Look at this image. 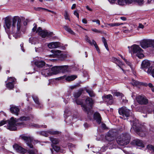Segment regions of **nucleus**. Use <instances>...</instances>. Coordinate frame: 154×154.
<instances>
[{
  "mask_svg": "<svg viewBox=\"0 0 154 154\" xmlns=\"http://www.w3.org/2000/svg\"><path fill=\"white\" fill-rule=\"evenodd\" d=\"M5 24L4 27L6 30L8 31L11 28L13 33V36L15 38H18L20 36V33L22 28L21 19L18 16L14 17L12 21L10 17H7L5 18Z\"/></svg>",
  "mask_w": 154,
  "mask_h": 154,
  "instance_id": "obj_2",
  "label": "nucleus"
},
{
  "mask_svg": "<svg viewBox=\"0 0 154 154\" xmlns=\"http://www.w3.org/2000/svg\"><path fill=\"white\" fill-rule=\"evenodd\" d=\"M41 134L42 135H43L47 137L48 136V134L47 131H43L41 132Z\"/></svg>",
  "mask_w": 154,
  "mask_h": 154,
  "instance_id": "obj_50",
  "label": "nucleus"
},
{
  "mask_svg": "<svg viewBox=\"0 0 154 154\" xmlns=\"http://www.w3.org/2000/svg\"><path fill=\"white\" fill-rule=\"evenodd\" d=\"M94 118L97 122L99 124L101 121V118L100 114L97 112H96L94 114Z\"/></svg>",
  "mask_w": 154,
  "mask_h": 154,
  "instance_id": "obj_19",
  "label": "nucleus"
},
{
  "mask_svg": "<svg viewBox=\"0 0 154 154\" xmlns=\"http://www.w3.org/2000/svg\"><path fill=\"white\" fill-rule=\"evenodd\" d=\"M93 45H94V46L95 48H96L97 51L98 52H99L100 50H99V48L98 47L97 45L96 42L94 41L93 40Z\"/></svg>",
  "mask_w": 154,
  "mask_h": 154,
  "instance_id": "obj_43",
  "label": "nucleus"
},
{
  "mask_svg": "<svg viewBox=\"0 0 154 154\" xmlns=\"http://www.w3.org/2000/svg\"><path fill=\"white\" fill-rule=\"evenodd\" d=\"M50 139L51 142L54 144H57L59 142V140L56 138L50 137Z\"/></svg>",
  "mask_w": 154,
  "mask_h": 154,
  "instance_id": "obj_35",
  "label": "nucleus"
},
{
  "mask_svg": "<svg viewBox=\"0 0 154 154\" xmlns=\"http://www.w3.org/2000/svg\"><path fill=\"white\" fill-rule=\"evenodd\" d=\"M53 148L54 150L57 152H58L60 149V147L57 146H53Z\"/></svg>",
  "mask_w": 154,
  "mask_h": 154,
  "instance_id": "obj_45",
  "label": "nucleus"
},
{
  "mask_svg": "<svg viewBox=\"0 0 154 154\" xmlns=\"http://www.w3.org/2000/svg\"><path fill=\"white\" fill-rule=\"evenodd\" d=\"M76 7V4H73L72 6L71 7V9H73L75 8Z\"/></svg>",
  "mask_w": 154,
  "mask_h": 154,
  "instance_id": "obj_62",
  "label": "nucleus"
},
{
  "mask_svg": "<svg viewBox=\"0 0 154 154\" xmlns=\"http://www.w3.org/2000/svg\"><path fill=\"white\" fill-rule=\"evenodd\" d=\"M107 148L106 147H102L101 150L103 152L105 151L106 149H107Z\"/></svg>",
  "mask_w": 154,
  "mask_h": 154,
  "instance_id": "obj_59",
  "label": "nucleus"
},
{
  "mask_svg": "<svg viewBox=\"0 0 154 154\" xmlns=\"http://www.w3.org/2000/svg\"><path fill=\"white\" fill-rule=\"evenodd\" d=\"M119 114L122 116H120L121 119H125L127 118L129 116L130 114V111L125 107H122L119 110Z\"/></svg>",
  "mask_w": 154,
  "mask_h": 154,
  "instance_id": "obj_7",
  "label": "nucleus"
},
{
  "mask_svg": "<svg viewBox=\"0 0 154 154\" xmlns=\"http://www.w3.org/2000/svg\"><path fill=\"white\" fill-rule=\"evenodd\" d=\"M68 147L69 148H72L73 147H74L75 146L74 145H73L72 143H69L68 144Z\"/></svg>",
  "mask_w": 154,
  "mask_h": 154,
  "instance_id": "obj_55",
  "label": "nucleus"
},
{
  "mask_svg": "<svg viewBox=\"0 0 154 154\" xmlns=\"http://www.w3.org/2000/svg\"><path fill=\"white\" fill-rule=\"evenodd\" d=\"M133 1L140 5H143L144 2V0H118L117 2L120 5H124L126 4H131Z\"/></svg>",
  "mask_w": 154,
  "mask_h": 154,
  "instance_id": "obj_8",
  "label": "nucleus"
},
{
  "mask_svg": "<svg viewBox=\"0 0 154 154\" xmlns=\"http://www.w3.org/2000/svg\"><path fill=\"white\" fill-rule=\"evenodd\" d=\"M75 103L78 105H82L83 103V101L81 100H76L75 101Z\"/></svg>",
  "mask_w": 154,
  "mask_h": 154,
  "instance_id": "obj_42",
  "label": "nucleus"
},
{
  "mask_svg": "<svg viewBox=\"0 0 154 154\" xmlns=\"http://www.w3.org/2000/svg\"><path fill=\"white\" fill-rule=\"evenodd\" d=\"M131 51L139 58H142L144 57L143 50L140 47L137 45H134L131 47Z\"/></svg>",
  "mask_w": 154,
  "mask_h": 154,
  "instance_id": "obj_6",
  "label": "nucleus"
},
{
  "mask_svg": "<svg viewBox=\"0 0 154 154\" xmlns=\"http://www.w3.org/2000/svg\"><path fill=\"white\" fill-rule=\"evenodd\" d=\"M115 134V132H114L112 130H110L106 134V138L108 141H111L114 140Z\"/></svg>",
  "mask_w": 154,
  "mask_h": 154,
  "instance_id": "obj_13",
  "label": "nucleus"
},
{
  "mask_svg": "<svg viewBox=\"0 0 154 154\" xmlns=\"http://www.w3.org/2000/svg\"><path fill=\"white\" fill-rule=\"evenodd\" d=\"M85 102L87 104L83 105L82 106L83 110L87 113L88 117H90L92 115L94 112L91 109L93 102L92 99L88 97L85 100Z\"/></svg>",
  "mask_w": 154,
  "mask_h": 154,
  "instance_id": "obj_4",
  "label": "nucleus"
},
{
  "mask_svg": "<svg viewBox=\"0 0 154 154\" xmlns=\"http://www.w3.org/2000/svg\"><path fill=\"white\" fill-rule=\"evenodd\" d=\"M36 52H39L42 50V48H35V49Z\"/></svg>",
  "mask_w": 154,
  "mask_h": 154,
  "instance_id": "obj_54",
  "label": "nucleus"
},
{
  "mask_svg": "<svg viewBox=\"0 0 154 154\" xmlns=\"http://www.w3.org/2000/svg\"><path fill=\"white\" fill-rule=\"evenodd\" d=\"M92 31L96 32V33H100L101 32L96 29H92Z\"/></svg>",
  "mask_w": 154,
  "mask_h": 154,
  "instance_id": "obj_52",
  "label": "nucleus"
},
{
  "mask_svg": "<svg viewBox=\"0 0 154 154\" xmlns=\"http://www.w3.org/2000/svg\"><path fill=\"white\" fill-rule=\"evenodd\" d=\"M51 72L52 74H57L60 73L59 66H55L51 69Z\"/></svg>",
  "mask_w": 154,
  "mask_h": 154,
  "instance_id": "obj_23",
  "label": "nucleus"
},
{
  "mask_svg": "<svg viewBox=\"0 0 154 154\" xmlns=\"http://www.w3.org/2000/svg\"><path fill=\"white\" fill-rule=\"evenodd\" d=\"M6 87L8 88L9 89H12L14 87V83L9 82L8 83L6 84Z\"/></svg>",
  "mask_w": 154,
  "mask_h": 154,
  "instance_id": "obj_29",
  "label": "nucleus"
},
{
  "mask_svg": "<svg viewBox=\"0 0 154 154\" xmlns=\"http://www.w3.org/2000/svg\"><path fill=\"white\" fill-rule=\"evenodd\" d=\"M120 19L124 21L126 20V18L124 17H120Z\"/></svg>",
  "mask_w": 154,
  "mask_h": 154,
  "instance_id": "obj_64",
  "label": "nucleus"
},
{
  "mask_svg": "<svg viewBox=\"0 0 154 154\" xmlns=\"http://www.w3.org/2000/svg\"><path fill=\"white\" fill-rule=\"evenodd\" d=\"M105 26L106 27L108 25L110 26L111 27H113L114 26V23H106L105 24Z\"/></svg>",
  "mask_w": 154,
  "mask_h": 154,
  "instance_id": "obj_53",
  "label": "nucleus"
},
{
  "mask_svg": "<svg viewBox=\"0 0 154 154\" xmlns=\"http://www.w3.org/2000/svg\"><path fill=\"white\" fill-rule=\"evenodd\" d=\"M8 80L9 82H12V83L14 82L15 80V79L14 77H10L8 78Z\"/></svg>",
  "mask_w": 154,
  "mask_h": 154,
  "instance_id": "obj_44",
  "label": "nucleus"
},
{
  "mask_svg": "<svg viewBox=\"0 0 154 154\" xmlns=\"http://www.w3.org/2000/svg\"><path fill=\"white\" fill-rule=\"evenodd\" d=\"M47 133L51 134H57L59 133V132L57 131H55L52 130H50L47 131Z\"/></svg>",
  "mask_w": 154,
  "mask_h": 154,
  "instance_id": "obj_34",
  "label": "nucleus"
},
{
  "mask_svg": "<svg viewBox=\"0 0 154 154\" xmlns=\"http://www.w3.org/2000/svg\"><path fill=\"white\" fill-rule=\"evenodd\" d=\"M149 61L147 60H143L141 64V67L142 68H147L150 66Z\"/></svg>",
  "mask_w": 154,
  "mask_h": 154,
  "instance_id": "obj_21",
  "label": "nucleus"
},
{
  "mask_svg": "<svg viewBox=\"0 0 154 154\" xmlns=\"http://www.w3.org/2000/svg\"><path fill=\"white\" fill-rule=\"evenodd\" d=\"M64 28L66 31L68 32L70 34L72 35L75 34V33L72 30L70 27L66 26H65L64 27Z\"/></svg>",
  "mask_w": 154,
  "mask_h": 154,
  "instance_id": "obj_31",
  "label": "nucleus"
},
{
  "mask_svg": "<svg viewBox=\"0 0 154 154\" xmlns=\"http://www.w3.org/2000/svg\"><path fill=\"white\" fill-rule=\"evenodd\" d=\"M134 142L137 146L144 147V145L142 141L139 139H137L134 141Z\"/></svg>",
  "mask_w": 154,
  "mask_h": 154,
  "instance_id": "obj_26",
  "label": "nucleus"
},
{
  "mask_svg": "<svg viewBox=\"0 0 154 154\" xmlns=\"http://www.w3.org/2000/svg\"><path fill=\"white\" fill-rule=\"evenodd\" d=\"M60 72L64 73L68 71V66H59Z\"/></svg>",
  "mask_w": 154,
  "mask_h": 154,
  "instance_id": "obj_27",
  "label": "nucleus"
},
{
  "mask_svg": "<svg viewBox=\"0 0 154 154\" xmlns=\"http://www.w3.org/2000/svg\"><path fill=\"white\" fill-rule=\"evenodd\" d=\"M85 39L86 41L88 43H89L91 45H93V40H92V41H91L89 39V38L87 35L85 36Z\"/></svg>",
  "mask_w": 154,
  "mask_h": 154,
  "instance_id": "obj_39",
  "label": "nucleus"
},
{
  "mask_svg": "<svg viewBox=\"0 0 154 154\" xmlns=\"http://www.w3.org/2000/svg\"><path fill=\"white\" fill-rule=\"evenodd\" d=\"M86 8L89 11H92V9L89 8V7L88 6H86Z\"/></svg>",
  "mask_w": 154,
  "mask_h": 154,
  "instance_id": "obj_60",
  "label": "nucleus"
},
{
  "mask_svg": "<svg viewBox=\"0 0 154 154\" xmlns=\"http://www.w3.org/2000/svg\"><path fill=\"white\" fill-rule=\"evenodd\" d=\"M64 17H65V18L66 20H69V15L68 14V13H67V11H65Z\"/></svg>",
  "mask_w": 154,
  "mask_h": 154,
  "instance_id": "obj_46",
  "label": "nucleus"
},
{
  "mask_svg": "<svg viewBox=\"0 0 154 154\" xmlns=\"http://www.w3.org/2000/svg\"><path fill=\"white\" fill-rule=\"evenodd\" d=\"M86 91L88 94L91 97H94L95 96V94L93 91L91 90H89L88 89H86Z\"/></svg>",
  "mask_w": 154,
  "mask_h": 154,
  "instance_id": "obj_33",
  "label": "nucleus"
},
{
  "mask_svg": "<svg viewBox=\"0 0 154 154\" xmlns=\"http://www.w3.org/2000/svg\"><path fill=\"white\" fill-rule=\"evenodd\" d=\"M102 42L104 43V45L107 49V50L109 51V49L108 47V45L107 43L106 42V40L105 39V38L103 37L102 38Z\"/></svg>",
  "mask_w": 154,
  "mask_h": 154,
  "instance_id": "obj_37",
  "label": "nucleus"
},
{
  "mask_svg": "<svg viewBox=\"0 0 154 154\" xmlns=\"http://www.w3.org/2000/svg\"><path fill=\"white\" fill-rule=\"evenodd\" d=\"M116 0H108L111 3H114Z\"/></svg>",
  "mask_w": 154,
  "mask_h": 154,
  "instance_id": "obj_63",
  "label": "nucleus"
},
{
  "mask_svg": "<svg viewBox=\"0 0 154 154\" xmlns=\"http://www.w3.org/2000/svg\"><path fill=\"white\" fill-rule=\"evenodd\" d=\"M83 91V89H80L78 91L74 93V97L75 98H77L79 97L81 94L82 91Z\"/></svg>",
  "mask_w": 154,
  "mask_h": 154,
  "instance_id": "obj_30",
  "label": "nucleus"
},
{
  "mask_svg": "<svg viewBox=\"0 0 154 154\" xmlns=\"http://www.w3.org/2000/svg\"><path fill=\"white\" fill-rule=\"evenodd\" d=\"M136 100L140 104H146L148 103V100L146 97L140 95L137 96L136 97Z\"/></svg>",
  "mask_w": 154,
  "mask_h": 154,
  "instance_id": "obj_12",
  "label": "nucleus"
},
{
  "mask_svg": "<svg viewBox=\"0 0 154 154\" xmlns=\"http://www.w3.org/2000/svg\"><path fill=\"white\" fill-rule=\"evenodd\" d=\"M74 14L75 15L78 19L79 18V13L76 11H75L74 12Z\"/></svg>",
  "mask_w": 154,
  "mask_h": 154,
  "instance_id": "obj_51",
  "label": "nucleus"
},
{
  "mask_svg": "<svg viewBox=\"0 0 154 154\" xmlns=\"http://www.w3.org/2000/svg\"><path fill=\"white\" fill-rule=\"evenodd\" d=\"M126 63L130 66L131 68H132L131 64L129 61H128L126 59V61H125Z\"/></svg>",
  "mask_w": 154,
  "mask_h": 154,
  "instance_id": "obj_49",
  "label": "nucleus"
},
{
  "mask_svg": "<svg viewBox=\"0 0 154 154\" xmlns=\"http://www.w3.org/2000/svg\"><path fill=\"white\" fill-rule=\"evenodd\" d=\"M124 24L121 23H114V26H118L120 25H123Z\"/></svg>",
  "mask_w": 154,
  "mask_h": 154,
  "instance_id": "obj_48",
  "label": "nucleus"
},
{
  "mask_svg": "<svg viewBox=\"0 0 154 154\" xmlns=\"http://www.w3.org/2000/svg\"><path fill=\"white\" fill-rule=\"evenodd\" d=\"M13 147L17 152L20 153L24 154L27 151V150L25 149L22 147L19 146L17 144H15L13 146Z\"/></svg>",
  "mask_w": 154,
  "mask_h": 154,
  "instance_id": "obj_16",
  "label": "nucleus"
},
{
  "mask_svg": "<svg viewBox=\"0 0 154 154\" xmlns=\"http://www.w3.org/2000/svg\"><path fill=\"white\" fill-rule=\"evenodd\" d=\"M41 73L42 75L45 77L52 75V72H51V69L50 68L42 69L41 71Z\"/></svg>",
  "mask_w": 154,
  "mask_h": 154,
  "instance_id": "obj_15",
  "label": "nucleus"
},
{
  "mask_svg": "<svg viewBox=\"0 0 154 154\" xmlns=\"http://www.w3.org/2000/svg\"><path fill=\"white\" fill-rule=\"evenodd\" d=\"M153 42V41L150 39L144 40L141 43L140 45L143 48H146L152 45Z\"/></svg>",
  "mask_w": 154,
  "mask_h": 154,
  "instance_id": "obj_11",
  "label": "nucleus"
},
{
  "mask_svg": "<svg viewBox=\"0 0 154 154\" xmlns=\"http://www.w3.org/2000/svg\"><path fill=\"white\" fill-rule=\"evenodd\" d=\"M103 98L104 100H106V101H109L111 100V104L112 103V100L113 97L112 95L111 94H109L104 96L103 97Z\"/></svg>",
  "mask_w": 154,
  "mask_h": 154,
  "instance_id": "obj_25",
  "label": "nucleus"
},
{
  "mask_svg": "<svg viewBox=\"0 0 154 154\" xmlns=\"http://www.w3.org/2000/svg\"><path fill=\"white\" fill-rule=\"evenodd\" d=\"M45 10L47 11H48V12H51L52 13L54 14H56V13L55 12H54V11H52L50 10H48V9H46V8H45Z\"/></svg>",
  "mask_w": 154,
  "mask_h": 154,
  "instance_id": "obj_57",
  "label": "nucleus"
},
{
  "mask_svg": "<svg viewBox=\"0 0 154 154\" xmlns=\"http://www.w3.org/2000/svg\"><path fill=\"white\" fill-rule=\"evenodd\" d=\"M114 95L116 96H121L122 98L124 97V95L122 93L119 92H116L114 93Z\"/></svg>",
  "mask_w": 154,
  "mask_h": 154,
  "instance_id": "obj_41",
  "label": "nucleus"
},
{
  "mask_svg": "<svg viewBox=\"0 0 154 154\" xmlns=\"http://www.w3.org/2000/svg\"><path fill=\"white\" fill-rule=\"evenodd\" d=\"M112 61L113 62L115 63L116 64L118 65L119 67L122 69L123 71V72L125 73V70L120 66V65L122 64V63L117 58L112 57Z\"/></svg>",
  "mask_w": 154,
  "mask_h": 154,
  "instance_id": "obj_20",
  "label": "nucleus"
},
{
  "mask_svg": "<svg viewBox=\"0 0 154 154\" xmlns=\"http://www.w3.org/2000/svg\"><path fill=\"white\" fill-rule=\"evenodd\" d=\"M32 98L35 102L37 104V106L38 108H42V105L39 102L38 98L36 96H33Z\"/></svg>",
  "mask_w": 154,
  "mask_h": 154,
  "instance_id": "obj_22",
  "label": "nucleus"
},
{
  "mask_svg": "<svg viewBox=\"0 0 154 154\" xmlns=\"http://www.w3.org/2000/svg\"><path fill=\"white\" fill-rule=\"evenodd\" d=\"M148 149L154 152V146L151 145H149L147 146Z\"/></svg>",
  "mask_w": 154,
  "mask_h": 154,
  "instance_id": "obj_40",
  "label": "nucleus"
},
{
  "mask_svg": "<svg viewBox=\"0 0 154 154\" xmlns=\"http://www.w3.org/2000/svg\"><path fill=\"white\" fill-rule=\"evenodd\" d=\"M77 86V85H73V86H71L70 87V88L71 89H73L75 88Z\"/></svg>",
  "mask_w": 154,
  "mask_h": 154,
  "instance_id": "obj_61",
  "label": "nucleus"
},
{
  "mask_svg": "<svg viewBox=\"0 0 154 154\" xmlns=\"http://www.w3.org/2000/svg\"><path fill=\"white\" fill-rule=\"evenodd\" d=\"M77 78V76L72 75L70 76H68L66 78V80L67 81H72L75 79Z\"/></svg>",
  "mask_w": 154,
  "mask_h": 154,
  "instance_id": "obj_28",
  "label": "nucleus"
},
{
  "mask_svg": "<svg viewBox=\"0 0 154 154\" xmlns=\"http://www.w3.org/2000/svg\"><path fill=\"white\" fill-rule=\"evenodd\" d=\"M28 152L29 154H36L37 152V150L35 149L29 150Z\"/></svg>",
  "mask_w": 154,
  "mask_h": 154,
  "instance_id": "obj_36",
  "label": "nucleus"
},
{
  "mask_svg": "<svg viewBox=\"0 0 154 154\" xmlns=\"http://www.w3.org/2000/svg\"><path fill=\"white\" fill-rule=\"evenodd\" d=\"M51 52L53 53V54L50 55V57H57L62 60L65 57V55L63 54L62 51L60 50L54 49L51 50Z\"/></svg>",
  "mask_w": 154,
  "mask_h": 154,
  "instance_id": "obj_9",
  "label": "nucleus"
},
{
  "mask_svg": "<svg viewBox=\"0 0 154 154\" xmlns=\"http://www.w3.org/2000/svg\"><path fill=\"white\" fill-rule=\"evenodd\" d=\"M21 137L25 141V142L30 148H32L33 147L31 143L33 141L32 138V137L24 136H21Z\"/></svg>",
  "mask_w": 154,
  "mask_h": 154,
  "instance_id": "obj_14",
  "label": "nucleus"
},
{
  "mask_svg": "<svg viewBox=\"0 0 154 154\" xmlns=\"http://www.w3.org/2000/svg\"><path fill=\"white\" fill-rule=\"evenodd\" d=\"M30 120L29 117H26L23 116L20 117L18 119L14 118L12 117L8 121L2 120L0 122V126L8 123L7 126V128L11 131H15L17 130V127L19 128H23L27 126L29 127H39V125L35 124L29 123L26 124L25 122Z\"/></svg>",
  "mask_w": 154,
  "mask_h": 154,
  "instance_id": "obj_1",
  "label": "nucleus"
},
{
  "mask_svg": "<svg viewBox=\"0 0 154 154\" xmlns=\"http://www.w3.org/2000/svg\"><path fill=\"white\" fill-rule=\"evenodd\" d=\"M34 64L38 67L42 68L45 65V63L44 61L41 60L35 61Z\"/></svg>",
  "mask_w": 154,
  "mask_h": 154,
  "instance_id": "obj_24",
  "label": "nucleus"
},
{
  "mask_svg": "<svg viewBox=\"0 0 154 154\" xmlns=\"http://www.w3.org/2000/svg\"><path fill=\"white\" fill-rule=\"evenodd\" d=\"M144 27V26L141 23H139L138 26V28L141 29H143Z\"/></svg>",
  "mask_w": 154,
  "mask_h": 154,
  "instance_id": "obj_56",
  "label": "nucleus"
},
{
  "mask_svg": "<svg viewBox=\"0 0 154 154\" xmlns=\"http://www.w3.org/2000/svg\"><path fill=\"white\" fill-rule=\"evenodd\" d=\"M48 46L50 48H55L60 46V43L58 42H52L48 45Z\"/></svg>",
  "mask_w": 154,
  "mask_h": 154,
  "instance_id": "obj_18",
  "label": "nucleus"
},
{
  "mask_svg": "<svg viewBox=\"0 0 154 154\" xmlns=\"http://www.w3.org/2000/svg\"><path fill=\"white\" fill-rule=\"evenodd\" d=\"M36 32L38 33V34L42 38H45L52 34L51 32H48L47 30H42L40 27L37 29Z\"/></svg>",
  "mask_w": 154,
  "mask_h": 154,
  "instance_id": "obj_10",
  "label": "nucleus"
},
{
  "mask_svg": "<svg viewBox=\"0 0 154 154\" xmlns=\"http://www.w3.org/2000/svg\"><path fill=\"white\" fill-rule=\"evenodd\" d=\"M34 9L37 11H40L41 10H45V8H41V7H38V8H34Z\"/></svg>",
  "mask_w": 154,
  "mask_h": 154,
  "instance_id": "obj_47",
  "label": "nucleus"
},
{
  "mask_svg": "<svg viewBox=\"0 0 154 154\" xmlns=\"http://www.w3.org/2000/svg\"><path fill=\"white\" fill-rule=\"evenodd\" d=\"M130 139V134L128 133H124L118 137L116 141L119 145L124 146L129 143Z\"/></svg>",
  "mask_w": 154,
  "mask_h": 154,
  "instance_id": "obj_5",
  "label": "nucleus"
},
{
  "mask_svg": "<svg viewBox=\"0 0 154 154\" xmlns=\"http://www.w3.org/2000/svg\"><path fill=\"white\" fill-rule=\"evenodd\" d=\"M131 83L133 86H137L138 85H141L142 84L141 82H140L137 81H135L133 79L132 80Z\"/></svg>",
  "mask_w": 154,
  "mask_h": 154,
  "instance_id": "obj_38",
  "label": "nucleus"
},
{
  "mask_svg": "<svg viewBox=\"0 0 154 154\" xmlns=\"http://www.w3.org/2000/svg\"><path fill=\"white\" fill-rule=\"evenodd\" d=\"M20 109L17 106H12L10 108V111L12 114L18 116L19 114V112Z\"/></svg>",
  "mask_w": 154,
  "mask_h": 154,
  "instance_id": "obj_17",
  "label": "nucleus"
},
{
  "mask_svg": "<svg viewBox=\"0 0 154 154\" xmlns=\"http://www.w3.org/2000/svg\"><path fill=\"white\" fill-rule=\"evenodd\" d=\"M147 72L148 74H150L154 78V68H149L147 70Z\"/></svg>",
  "mask_w": 154,
  "mask_h": 154,
  "instance_id": "obj_32",
  "label": "nucleus"
},
{
  "mask_svg": "<svg viewBox=\"0 0 154 154\" xmlns=\"http://www.w3.org/2000/svg\"><path fill=\"white\" fill-rule=\"evenodd\" d=\"M82 22L83 23L85 24H87V21L85 18L83 19L82 20Z\"/></svg>",
  "mask_w": 154,
  "mask_h": 154,
  "instance_id": "obj_58",
  "label": "nucleus"
},
{
  "mask_svg": "<svg viewBox=\"0 0 154 154\" xmlns=\"http://www.w3.org/2000/svg\"><path fill=\"white\" fill-rule=\"evenodd\" d=\"M132 122L133 126L131 129V131H132L133 129L141 137H144L146 133L145 127L139 124L138 120L135 119Z\"/></svg>",
  "mask_w": 154,
  "mask_h": 154,
  "instance_id": "obj_3",
  "label": "nucleus"
}]
</instances>
